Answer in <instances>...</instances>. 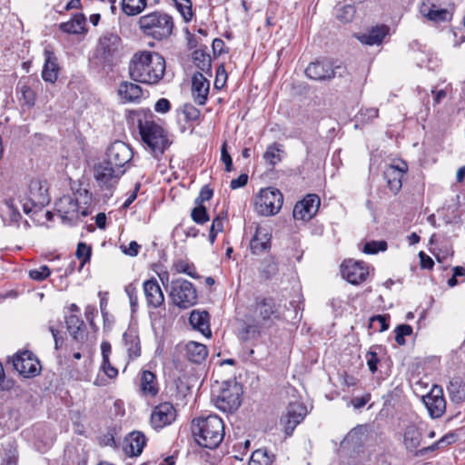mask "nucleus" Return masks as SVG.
<instances>
[{
	"instance_id": "obj_9",
	"label": "nucleus",
	"mask_w": 465,
	"mask_h": 465,
	"mask_svg": "<svg viewBox=\"0 0 465 465\" xmlns=\"http://www.w3.org/2000/svg\"><path fill=\"white\" fill-rule=\"evenodd\" d=\"M242 388L236 381L224 382L215 405L224 412H232L241 405Z\"/></svg>"
},
{
	"instance_id": "obj_52",
	"label": "nucleus",
	"mask_w": 465,
	"mask_h": 465,
	"mask_svg": "<svg viewBox=\"0 0 465 465\" xmlns=\"http://www.w3.org/2000/svg\"><path fill=\"white\" fill-rule=\"evenodd\" d=\"M412 333V327L408 324H401L395 329V341L399 345L405 344V336H410Z\"/></svg>"
},
{
	"instance_id": "obj_58",
	"label": "nucleus",
	"mask_w": 465,
	"mask_h": 465,
	"mask_svg": "<svg viewBox=\"0 0 465 465\" xmlns=\"http://www.w3.org/2000/svg\"><path fill=\"white\" fill-rule=\"evenodd\" d=\"M367 365L371 373H375L380 361L376 352L368 351L366 354Z\"/></svg>"
},
{
	"instance_id": "obj_55",
	"label": "nucleus",
	"mask_w": 465,
	"mask_h": 465,
	"mask_svg": "<svg viewBox=\"0 0 465 465\" xmlns=\"http://www.w3.org/2000/svg\"><path fill=\"white\" fill-rule=\"evenodd\" d=\"M260 327L262 326L258 322L257 324L247 325L241 333L242 339L246 341L252 338L258 337L260 334Z\"/></svg>"
},
{
	"instance_id": "obj_10",
	"label": "nucleus",
	"mask_w": 465,
	"mask_h": 465,
	"mask_svg": "<svg viewBox=\"0 0 465 465\" xmlns=\"http://www.w3.org/2000/svg\"><path fill=\"white\" fill-rule=\"evenodd\" d=\"M132 158L133 151L131 147L122 141H115L107 148L104 161L117 169H124Z\"/></svg>"
},
{
	"instance_id": "obj_60",
	"label": "nucleus",
	"mask_w": 465,
	"mask_h": 465,
	"mask_svg": "<svg viewBox=\"0 0 465 465\" xmlns=\"http://www.w3.org/2000/svg\"><path fill=\"white\" fill-rule=\"evenodd\" d=\"M121 249L124 253L134 257L138 254L141 245L138 244L135 241H132L129 242L128 246H121Z\"/></svg>"
},
{
	"instance_id": "obj_54",
	"label": "nucleus",
	"mask_w": 465,
	"mask_h": 465,
	"mask_svg": "<svg viewBox=\"0 0 465 465\" xmlns=\"http://www.w3.org/2000/svg\"><path fill=\"white\" fill-rule=\"evenodd\" d=\"M130 302L132 312H135L138 306L137 288L134 283H129L124 289Z\"/></svg>"
},
{
	"instance_id": "obj_6",
	"label": "nucleus",
	"mask_w": 465,
	"mask_h": 465,
	"mask_svg": "<svg viewBox=\"0 0 465 465\" xmlns=\"http://www.w3.org/2000/svg\"><path fill=\"white\" fill-rule=\"evenodd\" d=\"M254 210L262 216L277 214L283 203V195L274 187L262 188L254 197Z\"/></svg>"
},
{
	"instance_id": "obj_14",
	"label": "nucleus",
	"mask_w": 465,
	"mask_h": 465,
	"mask_svg": "<svg viewBox=\"0 0 465 465\" xmlns=\"http://www.w3.org/2000/svg\"><path fill=\"white\" fill-rule=\"evenodd\" d=\"M13 366L24 377H34L40 371L38 360L28 351L15 354L13 357Z\"/></svg>"
},
{
	"instance_id": "obj_30",
	"label": "nucleus",
	"mask_w": 465,
	"mask_h": 465,
	"mask_svg": "<svg viewBox=\"0 0 465 465\" xmlns=\"http://www.w3.org/2000/svg\"><path fill=\"white\" fill-rule=\"evenodd\" d=\"M389 34V27L381 25L372 27L368 33L359 35L358 40L368 45H381Z\"/></svg>"
},
{
	"instance_id": "obj_63",
	"label": "nucleus",
	"mask_w": 465,
	"mask_h": 465,
	"mask_svg": "<svg viewBox=\"0 0 465 465\" xmlns=\"http://www.w3.org/2000/svg\"><path fill=\"white\" fill-rule=\"evenodd\" d=\"M102 368L110 379L115 378L118 375V370L111 365L109 359L107 361L103 360Z\"/></svg>"
},
{
	"instance_id": "obj_12",
	"label": "nucleus",
	"mask_w": 465,
	"mask_h": 465,
	"mask_svg": "<svg viewBox=\"0 0 465 465\" xmlns=\"http://www.w3.org/2000/svg\"><path fill=\"white\" fill-rule=\"evenodd\" d=\"M124 173L125 169H117L105 161L94 167V178L101 188H113Z\"/></svg>"
},
{
	"instance_id": "obj_39",
	"label": "nucleus",
	"mask_w": 465,
	"mask_h": 465,
	"mask_svg": "<svg viewBox=\"0 0 465 465\" xmlns=\"http://www.w3.org/2000/svg\"><path fill=\"white\" fill-rule=\"evenodd\" d=\"M282 146L279 143H274L267 147L266 151L263 153V159L267 164L273 167L282 161Z\"/></svg>"
},
{
	"instance_id": "obj_15",
	"label": "nucleus",
	"mask_w": 465,
	"mask_h": 465,
	"mask_svg": "<svg viewBox=\"0 0 465 465\" xmlns=\"http://www.w3.org/2000/svg\"><path fill=\"white\" fill-rule=\"evenodd\" d=\"M422 401L433 419L441 417L446 411V401L443 390L440 386L434 385L430 392L423 396Z\"/></svg>"
},
{
	"instance_id": "obj_17",
	"label": "nucleus",
	"mask_w": 465,
	"mask_h": 465,
	"mask_svg": "<svg viewBox=\"0 0 465 465\" xmlns=\"http://www.w3.org/2000/svg\"><path fill=\"white\" fill-rule=\"evenodd\" d=\"M176 419V410L170 402H163L155 406L151 414V424L153 429L161 430L171 425Z\"/></svg>"
},
{
	"instance_id": "obj_31",
	"label": "nucleus",
	"mask_w": 465,
	"mask_h": 465,
	"mask_svg": "<svg viewBox=\"0 0 465 465\" xmlns=\"http://www.w3.org/2000/svg\"><path fill=\"white\" fill-rule=\"evenodd\" d=\"M140 390L145 397H155L159 391L156 376L150 371H143L140 378Z\"/></svg>"
},
{
	"instance_id": "obj_26",
	"label": "nucleus",
	"mask_w": 465,
	"mask_h": 465,
	"mask_svg": "<svg viewBox=\"0 0 465 465\" xmlns=\"http://www.w3.org/2000/svg\"><path fill=\"white\" fill-rule=\"evenodd\" d=\"M146 444L145 436L139 431H133L125 439L124 451L130 457L139 456Z\"/></svg>"
},
{
	"instance_id": "obj_32",
	"label": "nucleus",
	"mask_w": 465,
	"mask_h": 465,
	"mask_svg": "<svg viewBox=\"0 0 465 465\" xmlns=\"http://www.w3.org/2000/svg\"><path fill=\"white\" fill-rule=\"evenodd\" d=\"M185 354L190 361L201 364L208 356V349L203 343L191 341L185 345Z\"/></svg>"
},
{
	"instance_id": "obj_7",
	"label": "nucleus",
	"mask_w": 465,
	"mask_h": 465,
	"mask_svg": "<svg viewBox=\"0 0 465 465\" xmlns=\"http://www.w3.org/2000/svg\"><path fill=\"white\" fill-rule=\"evenodd\" d=\"M169 296L173 303L181 309H188L197 302V292L194 286L189 281L182 278L171 282Z\"/></svg>"
},
{
	"instance_id": "obj_59",
	"label": "nucleus",
	"mask_w": 465,
	"mask_h": 465,
	"mask_svg": "<svg viewBox=\"0 0 465 465\" xmlns=\"http://www.w3.org/2000/svg\"><path fill=\"white\" fill-rule=\"evenodd\" d=\"M226 146L227 145L225 143L222 146L221 160L225 164V171L231 172L232 171V160L226 149Z\"/></svg>"
},
{
	"instance_id": "obj_21",
	"label": "nucleus",
	"mask_w": 465,
	"mask_h": 465,
	"mask_svg": "<svg viewBox=\"0 0 465 465\" xmlns=\"http://www.w3.org/2000/svg\"><path fill=\"white\" fill-rule=\"evenodd\" d=\"M419 11L423 17L437 24L446 22L451 17L448 9L438 6L430 0L422 2Z\"/></svg>"
},
{
	"instance_id": "obj_24",
	"label": "nucleus",
	"mask_w": 465,
	"mask_h": 465,
	"mask_svg": "<svg viewBox=\"0 0 465 465\" xmlns=\"http://www.w3.org/2000/svg\"><path fill=\"white\" fill-rule=\"evenodd\" d=\"M144 296L148 307L158 308L164 302V295L155 279L147 280L143 284Z\"/></svg>"
},
{
	"instance_id": "obj_48",
	"label": "nucleus",
	"mask_w": 465,
	"mask_h": 465,
	"mask_svg": "<svg viewBox=\"0 0 465 465\" xmlns=\"http://www.w3.org/2000/svg\"><path fill=\"white\" fill-rule=\"evenodd\" d=\"M198 206L194 207L192 210V219L198 224H203L209 221V215L207 213L206 208L202 204H197Z\"/></svg>"
},
{
	"instance_id": "obj_37",
	"label": "nucleus",
	"mask_w": 465,
	"mask_h": 465,
	"mask_svg": "<svg viewBox=\"0 0 465 465\" xmlns=\"http://www.w3.org/2000/svg\"><path fill=\"white\" fill-rule=\"evenodd\" d=\"M447 391L455 401H465V383L460 378H453L447 386Z\"/></svg>"
},
{
	"instance_id": "obj_18",
	"label": "nucleus",
	"mask_w": 465,
	"mask_h": 465,
	"mask_svg": "<svg viewBox=\"0 0 465 465\" xmlns=\"http://www.w3.org/2000/svg\"><path fill=\"white\" fill-rule=\"evenodd\" d=\"M306 414L307 409L302 402L294 401L288 405L286 414L281 420L288 436L292 435L295 427L303 420Z\"/></svg>"
},
{
	"instance_id": "obj_53",
	"label": "nucleus",
	"mask_w": 465,
	"mask_h": 465,
	"mask_svg": "<svg viewBox=\"0 0 465 465\" xmlns=\"http://www.w3.org/2000/svg\"><path fill=\"white\" fill-rule=\"evenodd\" d=\"M28 274L32 280L42 282L50 276L51 272L48 266L42 265L37 269L30 270Z\"/></svg>"
},
{
	"instance_id": "obj_8",
	"label": "nucleus",
	"mask_w": 465,
	"mask_h": 465,
	"mask_svg": "<svg viewBox=\"0 0 465 465\" xmlns=\"http://www.w3.org/2000/svg\"><path fill=\"white\" fill-rule=\"evenodd\" d=\"M121 38L115 34H105L99 39L97 53L104 64H116L122 55Z\"/></svg>"
},
{
	"instance_id": "obj_28",
	"label": "nucleus",
	"mask_w": 465,
	"mask_h": 465,
	"mask_svg": "<svg viewBox=\"0 0 465 465\" xmlns=\"http://www.w3.org/2000/svg\"><path fill=\"white\" fill-rule=\"evenodd\" d=\"M209 318V313L206 311L193 310L190 314L189 322L194 330L210 338L212 331L210 329Z\"/></svg>"
},
{
	"instance_id": "obj_57",
	"label": "nucleus",
	"mask_w": 465,
	"mask_h": 465,
	"mask_svg": "<svg viewBox=\"0 0 465 465\" xmlns=\"http://www.w3.org/2000/svg\"><path fill=\"white\" fill-rule=\"evenodd\" d=\"M5 203L8 209L10 219L12 222L17 223L21 219V213L15 206V203L13 199H8L5 201Z\"/></svg>"
},
{
	"instance_id": "obj_34",
	"label": "nucleus",
	"mask_w": 465,
	"mask_h": 465,
	"mask_svg": "<svg viewBox=\"0 0 465 465\" xmlns=\"http://www.w3.org/2000/svg\"><path fill=\"white\" fill-rule=\"evenodd\" d=\"M67 330L75 341L83 340L84 322L77 315L72 314L66 318Z\"/></svg>"
},
{
	"instance_id": "obj_41",
	"label": "nucleus",
	"mask_w": 465,
	"mask_h": 465,
	"mask_svg": "<svg viewBox=\"0 0 465 465\" xmlns=\"http://www.w3.org/2000/svg\"><path fill=\"white\" fill-rule=\"evenodd\" d=\"M274 456H270L266 450H256L252 452L248 465H272Z\"/></svg>"
},
{
	"instance_id": "obj_35",
	"label": "nucleus",
	"mask_w": 465,
	"mask_h": 465,
	"mask_svg": "<svg viewBox=\"0 0 465 465\" xmlns=\"http://www.w3.org/2000/svg\"><path fill=\"white\" fill-rule=\"evenodd\" d=\"M421 433L419 429L414 425L407 426L403 435L405 447L410 450H413L419 447Z\"/></svg>"
},
{
	"instance_id": "obj_33",
	"label": "nucleus",
	"mask_w": 465,
	"mask_h": 465,
	"mask_svg": "<svg viewBox=\"0 0 465 465\" xmlns=\"http://www.w3.org/2000/svg\"><path fill=\"white\" fill-rule=\"evenodd\" d=\"M45 62L42 77L45 82L54 83L58 77V64L55 56L49 51H45Z\"/></svg>"
},
{
	"instance_id": "obj_1",
	"label": "nucleus",
	"mask_w": 465,
	"mask_h": 465,
	"mask_svg": "<svg viewBox=\"0 0 465 465\" xmlns=\"http://www.w3.org/2000/svg\"><path fill=\"white\" fill-rule=\"evenodd\" d=\"M164 58L153 52H136L129 62V75L134 82L153 85L158 84L165 73Z\"/></svg>"
},
{
	"instance_id": "obj_46",
	"label": "nucleus",
	"mask_w": 465,
	"mask_h": 465,
	"mask_svg": "<svg viewBox=\"0 0 465 465\" xmlns=\"http://www.w3.org/2000/svg\"><path fill=\"white\" fill-rule=\"evenodd\" d=\"M18 90L21 93V98L24 100L25 104L28 106H33L35 101V94L31 87L26 84L19 82Z\"/></svg>"
},
{
	"instance_id": "obj_61",
	"label": "nucleus",
	"mask_w": 465,
	"mask_h": 465,
	"mask_svg": "<svg viewBox=\"0 0 465 465\" xmlns=\"http://www.w3.org/2000/svg\"><path fill=\"white\" fill-rule=\"evenodd\" d=\"M213 192L208 186H203L199 193V196L195 199L196 204H202L205 201H209L213 197Z\"/></svg>"
},
{
	"instance_id": "obj_27",
	"label": "nucleus",
	"mask_w": 465,
	"mask_h": 465,
	"mask_svg": "<svg viewBox=\"0 0 465 465\" xmlns=\"http://www.w3.org/2000/svg\"><path fill=\"white\" fill-rule=\"evenodd\" d=\"M78 203L69 195H64L56 203L57 212L64 220L73 221L78 218Z\"/></svg>"
},
{
	"instance_id": "obj_36",
	"label": "nucleus",
	"mask_w": 465,
	"mask_h": 465,
	"mask_svg": "<svg viewBox=\"0 0 465 465\" xmlns=\"http://www.w3.org/2000/svg\"><path fill=\"white\" fill-rule=\"evenodd\" d=\"M85 25V17L82 14H77L73 18L60 25V29L68 34H80L84 31Z\"/></svg>"
},
{
	"instance_id": "obj_45",
	"label": "nucleus",
	"mask_w": 465,
	"mask_h": 465,
	"mask_svg": "<svg viewBox=\"0 0 465 465\" xmlns=\"http://www.w3.org/2000/svg\"><path fill=\"white\" fill-rule=\"evenodd\" d=\"M92 254V248L91 246L87 245L84 242H79L77 244V249L75 252V256L77 259L81 261V266L80 269L84 267V265L89 262Z\"/></svg>"
},
{
	"instance_id": "obj_64",
	"label": "nucleus",
	"mask_w": 465,
	"mask_h": 465,
	"mask_svg": "<svg viewBox=\"0 0 465 465\" xmlns=\"http://www.w3.org/2000/svg\"><path fill=\"white\" fill-rule=\"evenodd\" d=\"M247 182H248V175L246 173H242L241 175H239L238 178L232 179L231 181L230 187L232 190H235V189H238V188H241V187L246 185Z\"/></svg>"
},
{
	"instance_id": "obj_4",
	"label": "nucleus",
	"mask_w": 465,
	"mask_h": 465,
	"mask_svg": "<svg viewBox=\"0 0 465 465\" xmlns=\"http://www.w3.org/2000/svg\"><path fill=\"white\" fill-rule=\"evenodd\" d=\"M138 128L143 142L146 144L151 153L159 158L170 146L171 142L166 131L152 120H139Z\"/></svg>"
},
{
	"instance_id": "obj_51",
	"label": "nucleus",
	"mask_w": 465,
	"mask_h": 465,
	"mask_svg": "<svg viewBox=\"0 0 465 465\" xmlns=\"http://www.w3.org/2000/svg\"><path fill=\"white\" fill-rule=\"evenodd\" d=\"M379 110L377 108L361 109L358 114V120L362 124H368L378 118Z\"/></svg>"
},
{
	"instance_id": "obj_16",
	"label": "nucleus",
	"mask_w": 465,
	"mask_h": 465,
	"mask_svg": "<svg viewBox=\"0 0 465 465\" xmlns=\"http://www.w3.org/2000/svg\"><path fill=\"white\" fill-rule=\"evenodd\" d=\"M254 312L261 326H270L274 320L279 319V312L272 298L257 299Z\"/></svg>"
},
{
	"instance_id": "obj_38",
	"label": "nucleus",
	"mask_w": 465,
	"mask_h": 465,
	"mask_svg": "<svg viewBox=\"0 0 465 465\" xmlns=\"http://www.w3.org/2000/svg\"><path fill=\"white\" fill-rule=\"evenodd\" d=\"M146 6L147 0H122L121 2L123 12L129 16L141 14Z\"/></svg>"
},
{
	"instance_id": "obj_19",
	"label": "nucleus",
	"mask_w": 465,
	"mask_h": 465,
	"mask_svg": "<svg viewBox=\"0 0 465 465\" xmlns=\"http://www.w3.org/2000/svg\"><path fill=\"white\" fill-rule=\"evenodd\" d=\"M320 198L316 194H308L298 202L293 208V217L296 220L308 221L318 212Z\"/></svg>"
},
{
	"instance_id": "obj_22",
	"label": "nucleus",
	"mask_w": 465,
	"mask_h": 465,
	"mask_svg": "<svg viewBox=\"0 0 465 465\" xmlns=\"http://www.w3.org/2000/svg\"><path fill=\"white\" fill-rule=\"evenodd\" d=\"M210 91V82L203 74L196 73L192 77V96L193 101L199 105L206 104Z\"/></svg>"
},
{
	"instance_id": "obj_62",
	"label": "nucleus",
	"mask_w": 465,
	"mask_h": 465,
	"mask_svg": "<svg viewBox=\"0 0 465 465\" xmlns=\"http://www.w3.org/2000/svg\"><path fill=\"white\" fill-rule=\"evenodd\" d=\"M171 109V103L166 98L159 99L154 104V110L160 114H166Z\"/></svg>"
},
{
	"instance_id": "obj_25",
	"label": "nucleus",
	"mask_w": 465,
	"mask_h": 465,
	"mask_svg": "<svg viewBox=\"0 0 465 465\" xmlns=\"http://www.w3.org/2000/svg\"><path fill=\"white\" fill-rule=\"evenodd\" d=\"M123 342L130 361L141 356L142 347L138 331L134 328H128L123 334Z\"/></svg>"
},
{
	"instance_id": "obj_42",
	"label": "nucleus",
	"mask_w": 465,
	"mask_h": 465,
	"mask_svg": "<svg viewBox=\"0 0 465 465\" xmlns=\"http://www.w3.org/2000/svg\"><path fill=\"white\" fill-rule=\"evenodd\" d=\"M193 63L203 72H209L211 69V56L203 51H194Z\"/></svg>"
},
{
	"instance_id": "obj_29",
	"label": "nucleus",
	"mask_w": 465,
	"mask_h": 465,
	"mask_svg": "<svg viewBox=\"0 0 465 465\" xmlns=\"http://www.w3.org/2000/svg\"><path fill=\"white\" fill-rule=\"evenodd\" d=\"M118 95L125 103H136L143 95V89L137 84L122 82L118 87Z\"/></svg>"
},
{
	"instance_id": "obj_11",
	"label": "nucleus",
	"mask_w": 465,
	"mask_h": 465,
	"mask_svg": "<svg viewBox=\"0 0 465 465\" xmlns=\"http://www.w3.org/2000/svg\"><path fill=\"white\" fill-rule=\"evenodd\" d=\"M341 69V65H334L331 61H316L308 64L305 69V74L308 78L314 81H329L334 78L337 74H341L338 72Z\"/></svg>"
},
{
	"instance_id": "obj_49",
	"label": "nucleus",
	"mask_w": 465,
	"mask_h": 465,
	"mask_svg": "<svg viewBox=\"0 0 465 465\" xmlns=\"http://www.w3.org/2000/svg\"><path fill=\"white\" fill-rule=\"evenodd\" d=\"M174 269L179 273H185L192 278H198L195 267L185 261H178L174 263Z\"/></svg>"
},
{
	"instance_id": "obj_56",
	"label": "nucleus",
	"mask_w": 465,
	"mask_h": 465,
	"mask_svg": "<svg viewBox=\"0 0 465 465\" xmlns=\"http://www.w3.org/2000/svg\"><path fill=\"white\" fill-rule=\"evenodd\" d=\"M183 113L188 121H196L200 117V111L191 104L183 105Z\"/></svg>"
},
{
	"instance_id": "obj_47",
	"label": "nucleus",
	"mask_w": 465,
	"mask_h": 465,
	"mask_svg": "<svg viewBox=\"0 0 465 465\" xmlns=\"http://www.w3.org/2000/svg\"><path fill=\"white\" fill-rule=\"evenodd\" d=\"M388 244L385 241H371L364 244L363 252L367 254H376L379 252L387 250Z\"/></svg>"
},
{
	"instance_id": "obj_44",
	"label": "nucleus",
	"mask_w": 465,
	"mask_h": 465,
	"mask_svg": "<svg viewBox=\"0 0 465 465\" xmlns=\"http://www.w3.org/2000/svg\"><path fill=\"white\" fill-rule=\"evenodd\" d=\"M369 328L382 332L389 328V319L384 315H375L370 319Z\"/></svg>"
},
{
	"instance_id": "obj_3",
	"label": "nucleus",
	"mask_w": 465,
	"mask_h": 465,
	"mask_svg": "<svg viewBox=\"0 0 465 465\" xmlns=\"http://www.w3.org/2000/svg\"><path fill=\"white\" fill-rule=\"evenodd\" d=\"M140 30L155 40H163L173 34L174 23L173 17L163 11H153L141 16L138 20Z\"/></svg>"
},
{
	"instance_id": "obj_13",
	"label": "nucleus",
	"mask_w": 465,
	"mask_h": 465,
	"mask_svg": "<svg viewBox=\"0 0 465 465\" xmlns=\"http://www.w3.org/2000/svg\"><path fill=\"white\" fill-rule=\"evenodd\" d=\"M341 269L342 277L354 285H359L365 282L370 274L369 266L365 262L359 261H344Z\"/></svg>"
},
{
	"instance_id": "obj_2",
	"label": "nucleus",
	"mask_w": 465,
	"mask_h": 465,
	"mask_svg": "<svg viewBox=\"0 0 465 465\" xmlns=\"http://www.w3.org/2000/svg\"><path fill=\"white\" fill-rule=\"evenodd\" d=\"M192 433L200 446L215 449L223 440L224 424L217 415L197 418L192 422Z\"/></svg>"
},
{
	"instance_id": "obj_5",
	"label": "nucleus",
	"mask_w": 465,
	"mask_h": 465,
	"mask_svg": "<svg viewBox=\"0 0 465 465\" xmlns=\"http://www.w3.org/2000/svg\"><path fill=\"white\" fill-rule=\"evenodd\" d=\"M46 181L32 180L27 190L19 195V203L26 214H35L49 203L50 195Z\"/></svg>"
},
{
	"instance_id": "obj_50",
	"label": "nucleus",
	"mask_w": 465,
	"mask_h": 465,
	"mask_svg": "<svg viewBox=\"0 0 465 465\" xmlns=\"http://www.w3.org/2000/svg\"><path fill=\"white\" fill-rule=\"evenodd\" d=\"M223 222L224 218L220 215L216 216L212 223L210 232H209V240L211 243H213L218 232H223Z\"/></svg>"
},
{
	"instance_id": "obj_23",
	"label": "nucleus",
	"mask_w": 465,
	"mask_h": 465,
	"mask_svg": "<svg viewBox=\"0 0 465 465\" xmlns=\"http://www.w3.org/2000/svg\"><path fill=\"white\" fill-rule=\"evenodd\" d=\"M272 235L269 230L259 224L255 227V232L250 241V249L252 254H261L271 248Z\"/></svg>"
},
{
	"instance_id": "obj_43",
	"label": "nucleus",
	"mask_w": 465,
	"mask_h": 465,
	"mask_svg": "<svg viewBox=\"0 0 465 465\" xmlns=\"http://www.w3.org/2000/svg\"><path fill=\"white\" fill-rule=\"evenodd\" d=\"M176 9L179 11L185 22L193 19V13L191 0H173Z\"/></svg>"
},
{
	"instance_id": "obj_20",
	"label": "nucleus",
	"mask_w": 465,
	"mask_h": 465,
	"mask_svg": "<svg viewBox=\"0 0 465 465\" xmlns=\"http://www.w3.org/2000/svg\"><path fill=\"white\" fill-rule=\"evenodd\" d=\"M408 171V165L405 162L398 164L388 165L383 173L384 179L387 181L389 189L394 193H398L402 186V179Z\"/></svg>"
},
{
	"instance_id": "obj_40",
	"label": "nucleus",
	"mask_w": 465,
	"mask_h": 465,
	"mask_svg": "<svg viewBox=\"0 0 465 465\" xmlns=\"http://www.w3.org/2000/svg\"><path fill=\"white\" fill-rule=\"evenodd\" d=\"M355 14L356 8L352 5H343L335 8V17L342 24L352 22Z\"/></svg>"
}]
</instances>
